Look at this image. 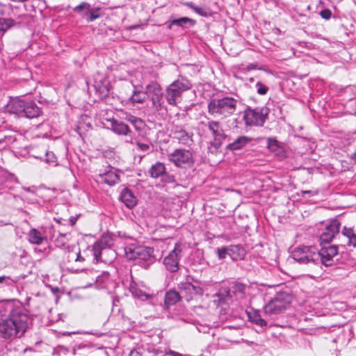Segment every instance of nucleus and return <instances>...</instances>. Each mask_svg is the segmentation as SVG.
Returning a JSON list of instances; mask_svg holds the SVG:
<instances>
[{
    "mask_svg": "<svg viewBox=\"0 0 356 356\" xmlns=\"http://www.w3.org/2000/svg\"><path fill=\"white\" fill-rule=\"evenodd\" d=\"M28 320L22 310L13 312L11 316L0 322V335L4 339L21 337L28 327Z\"/></svg>",
    "mask_w": 356,
    "mask_h": 356,
    "instance_id": "f257e3e1",
    "label": "nucleus"
},
{
    "mask_svg": "<svg viewBox=\"0 0 356 356\" xmlns=\"http://www.w3.org/2000/svg\"><path fill=\"white\" fill-rule=\"evenodd\" d=\"M108 250L103 248L102 244L95 243L92 248H88L81 251L78 248L74 251H70L67 255L68 262L74 264L77 269H83L86 261L92 260L93 263L105 261L102 258V254Z\"/></svg>",
    "mask_w": 356,
    "mask_h": 356,
    "instance_id": "f03ea898",
    "label": "nucleus"
},
{
    "mask_svg": "<svg viewBox=\"0 0 356 356\" xmlns=\"http://www.w3.org/2000/svg\"><path fill=\"white\" fill-rule=\"evenodd\" d=\"M238 104V99L229 96L213 99L208 104V112L215 118L224 119L234 114Z\"/></svg>",
    "mask_w": 356,
    "mask_h": 356,
    "instance_id": "7ed1b4c3",
    "label": "nucleus"
},
{
    "mask_svg": "<svg viewBox=\"0 0 356 356\" xmlns=\"http://www.w3.org/2000/svg\"><path fill=\"white\" fill-rule=\"evenodd\" d=\"M192 87L191 81L185 77L179 76L165 89V97L169 105L177 106L181 101L183 92Z\"/></svg>",
    "mask_w": 356,
    "mask_h": 356,
    "instance_id": "20e7f679",
    "label": "nucleus"
},
{
    "mask_svg": "<svg viewBox=\"0 0 356 356\" xmlns=\"http://www.w3.org/2000/svg\"><path fill=\"white\" fill-rule=\"evenodd\" d=\"M10 111L27 118H38L42 111L33 101L26 102L24 99H15L10 105Z\"/></svg>",
    "mask_w": 356,
    "mask_h": 356,
    "instance_id": "39448f33",
    "label": "nucleus"
},
{
    "mask_svg": "<svg viewBox=\"0 0 356 356\" xmlns=\"http://www.w3.org/2000/svg\"><path fill=\"white\" fill-rule=\"evenodd\" d=\"M124 254L129 260H142L152 264L155 261L154 249L131 243L124 247Z\"/></svg>",
    "mask_w": 356,
    "mask_h": 356,
    "instance_id": "423d86ee",
    "label": "nucleus"
},
{
    "mask_svg": "<svg viewBox=\"0 0 356 356\" xmlns=\"http://www.w3.org/2000/svg\"><path fill=\"white\" fill-rule=\"evenodd\" d=\"M291 297L287 293H280L269 301L264 307V312L267 316L278 315L286 309L291 302Z\"/></svg>",
    "mask_w": 356,
    "mask_h": 356,
    "instance_id": "0eeeda50",
    "label": "nucleus"
},
{
    "mask_svg": "<svg viewBox=\"0 0 356 356\" xmlns=\"http://www.w3.org/2000/svg\"><path fill=\"white\" fill-rule=\"evenodd\" d=\"M291 258L302 264L314 263L319 260L318 250L313 246H302L296 248L291 253Z\"/></svg>",
    "mask_w": 356,
    "mask_h": 356,
    "instance_id": "6e6552de",
    "label": "nucleus"
},
{
    "mask_svg": "<svg viewBox=\"0 0 356 356\" xmlns=\"http://www.w3.org/2000/svg\"><path fill=\"white\" fill-rule=\"evenodd\" d=\"M268 115L265 107H248L243 112V120L246 126H263Z\"/></svg>",
    "mask_w": 356,
    "mask_h": 356,
    "instance_id": "1a4fd4ad",
    "label": "nucleus"
},
{
    "mask_svg": "<svg viewBox=\"0 0 356 356\" xmlns=\"http://www.w3.org/2000/svg\"><path fill=\"white\" fill-rule=\"evenodd\" d=\"M145 90L147 99L152 103V108L156 111H161L163 104V92L161 85L152 81L145 86Z\"/></svg>",
    "mask_w": 356,
    "mask_h": 356,
    "instance_id": "9d476101",
    "label": "nucleus"
},
{
    "mask_svg": "<svg viewBox=\"0 0 356 356\" xmlns=\"http://www.w3.org/2000/svg\"><path fill=\"white\" fill-rule=\"evenodd\" d=\"M169 161L178 168L189 167L193 163V154L190 150L176 149L167 153Z\"/></svg>",
    "mask_w": 356,
    "mask_h": 356,
    "instance_id": "9b49d317",
    "label": "nucleus"
},
{
    "mask_svg": "<svg viewBox=\"0 0 356 356\" xmlns=\"http://www.w3.org/2000/svg\"><path fill=\"white\" fill-rule=\"evenodd\" d=\"M183 250L184 245L176 243L174 249L164 258L163 264L168 271L175 273L179 269V260L182 257Z\"/></svg>",
    "mask_w": 356,
    "mask_h": 356,
    "instance_id": "f8f14e48",
    "label": "nucleus"
},
{
    "mask_svg": "<svg viewBox=\"0 0 356 356\" xmlns=\"http://www.w3.org/2000/svg\"><path fill=\"white\" fill-rule=\"evenodd\" d=\"M207 127L211 132L213 140L211 143V147L217 150L222 144L223 140L226 138V134L222 128L220 122L215 120H209Z\"/></svg>",
    "mask_w": 356,
    "mask_h": 356,
    "instance_id": "ddd939ff",
    "label": "nucleus"
},
{
    "mask_svg": "<svg viewBox=\"0 0 356 356\" xmlns=\"http://www.w3.org/2000/svg\"><path fill=\"white\" fill-rule=\"evenodd\" d=\"M97 181L108 186H114L120 181L119 172L111 166H108L103 172L97 176Z\"/></svg>",
    "mask_w": 356,
    "mask_h": 356,
    "instance_id": "4468645a",
    "label": "nucleus"
},
{
    "mask_svg": "<svg viewBox=\"0 0 356 356\" xmlns=\"http://www.w3.org/2000/svg\"><path fill=\"white\" fill-rule=\"evenodd\" d=\"M337 253L338 247L333 245L323 246L322 248L318 251L319 260L322 264L325 266H330L334 264V257Z\"/></svg>",
    "mask_w": 356,
    "mask_h": 356,
    "instance_id": "2eb2a0df",
    "label": "nucleus"
},
{
    "mask_svg": "<svg viewBox=\"0 0 356 356\" xmlns=\"http://www.w3.org/2000/svg\"><path fill=\"white\" fill-rule=\"evenodd\" d=\"M172 137L177 139L179 143L191 146L193 143V133H189L184 129L181 127L174 126L171 130Z\"/></svg>",
    "mask_w": 356,
    "mask_h": 356,
    "instance_id": "dca6fc26",
    "label": "nucleus"
},
{
    "mask_svg": "<svg viewBox=\"0 0 356 356\" xmlns=\"http://www.w3.org/2000/svg\"><path fill=\"white\" fill-rule=\"evenodd\" d=\"M340 222L337 220H331L326 225L325 230L321 235V241L322 243H329L332 241L334 236L339 234Z\"/></svg>",
    "mask_w": 356,
    "mask_h": 356,
    "instance_id": "f3484780",
    "label": "nucleus"
},
{
    "mask_svg": "<svg viewBox=\"0 0 356 356\" xmlns=\"http://www.w3.org/2000/svg\"><path fill=\"white\" fill-rule=\"evenodd\" d=\"M178 288L181 292L187 296V300L193 298L194 295H201L203 293L202 289L199 286H195L189 282H182L179 284Z\"/></svg>",
    "mask_w": 356,
    "mask_h": 356,
    "instance_id": "a211bd4d",
    "label": "nucleus"
},
{
    "mask_svg": "<svg viewBox=\"0 0 356 356\" xmlns=\"http://www.w3.org/2000/svg\"><path fill=\"white\" fill-rule=\"evenodd\" d=\"M228 256L233 261L243 260L245 255L246 251L241 245H231L228 246Z\"/></svg>",
    "mask_w": 356,
    "mask_h": 356,
    "instance_id": "6ab92c4d",
    "label": "nucleus"
},
{
    "mask_svg": "<svg viewBox=\"0 0 356 356\" xmlns=\"http://www.w3.org/2000/svg\"><path fill=\"white\" fill-rule=\"evenodd\" d=\"M120 199L129 209H131L135 207L137 202L136 197L127 188H125L122 191Z\"/></svg>",
    "mask_w": 356,
    "mask_h": 356,
    "instance_id": "aec40b11",
    "label": "nucleus"
},
{
    "mask_svg": "<svg viewBox=\"0 0 356 356\" xmlns=\"http://www.w3.org/2000/svg\"><path fill=\"white\" fill-rule=\"evenodd\" d=\"M147 99L146 92L142 91L138 86H134V90L127 102L131 104H143Z\"/></svg>",
    "mask_w": 356,
    "mask_h": 356,
    "instance_id": "412c9836",
    "label": "nucleus"
},
{
    "mask_svg": "<svg viewBox=\"0 0 356 356\" xmlns=\"http://www.w3.org/2000/svg\"><path fill=\"white\" fill-rule=\"evenodd\" d=\"M27 238L29 242L33 245H41L47 240V237L35 228H32L29 230L27 234Z\"/></svg>",
    "mask_w": 356,
    "mask_h": 356,
    "instance_id": "4be33fe9",
    "label": "nucleus"
},
{
    "mask_svg": "<svg viewBox=\"0 0 356 356\" xmlns=\"http://www.w3.org/2000/svg\"><path fill=\"white\" fill-rule=\"evenodd\" d=\"M110 122L111 130L116 134L127 136L131 131L129 127L122 122L111 120Z\"/></svg>",
    "mask_w": 356,
    "mask_h": 356,
    "instance_id": "5701e85b",
    "label": "nucleus"
},
{
    "mask_svg": "<svg viewBox=\"0 0 356 356\" xmlns=\"http://www.w3.org/2000/svg\"><path fill=\"white\" fill-rule=\"evenodd\" d=\"M249 320L254 324L259 326L262 330H265L268 326V323L264 320L258 311L248 312Z\"/></svg>",
    "mask_w": 356,
    "mask_h": 356,
    "instance_id": "b1692460",
    "label": "nucleus"
},
{
    "mask_svg": "<svg viewBox=\"0 0 356 356\" xmlns=\"http://www.w3.org/2000/svg\"><path fill=\"white\" fill-rule=\"evenodd\" d=\"M22 310L21 309H14L13 302L10 300H3L0 302V318L6 316L7 314L11 316L13 312Z\"/></svg>",
    "mask_w": 356,
    "mask_h": 356,
    "instance_id": "393cba45",
    "label": "nucleus"
},
{
    "mask_svg": "<svg viewBox=\"0 0 356 356\" xmlns=\"http://www.w3.org/2000/svg\"><path fill=\"white\" fill-rule=\"evenodd\" d=\"M250 141L251 139L247 136H240L233 143H229L227 149L232 151L240 150Z\"/></svg>",
    "mask_w": 356,
    "mask_h": 356,
    "instance_id": "a878e982",
    "label": "nucleus"
},
{
    "mask_svg": "<svg viewBox=\"0 0 356 356\" xmlns=\"http://www.w3.org/2000/svg\"><path fill=\"white\" fill-rule=\"evenodd\" d=\"M181 299V296L176 291H169L165 293L164 303L167 308L175 305Z\"/></svg>",
    "mask_w": 356,
    "mask_h": 356,
    "instance_id": "bb28decb",
    "label": "nucleus"
},
{
    "mask_svg": "<svg viewBox=\"0 0 356 356\" xmlns=\"http://www.w3.org/2000/svg\"><path fill=\"white\" fill-rule=\"evenodd\" d=\"M149 172L152 177L158 178L165 172V166L161 162H156L150 168Z\"/></svg>",
    "mask_w": 356,
    "mask_h": 356,
    "instance_id": "cd10ccee",
    "label": "nucleus"
},
{
    "mask_svg": "<svg viewBox=\"0 0 356 356\" xmlns=\"http://www.w3.org/2000/svg\"><path fill=\"white\" fill-rule=\"evenodd\" d=\"M341 233L344 236H346L348 239V245L356 247V234L355 233L354 229L353 228L347 227L345 226L343 227Z\"/></svg>",
    "mask_w": 356,
    "mask_h": 356,
    "instance_id": "c85d7f7f",
    "label": "nucleus"
},
{
    "mask_svg": "<svg viewBox=\"0 0 356 356\" xmlns=\"http://www.w3.org/2000/svg\"><path fill=\"white\" fill-rule=\"evenodd\" d=\"M246 286L242 283L235 282L232 286V293L239 300H242L245 296Z\"/></svg>",
    "mask_w": 356,
    "mask_h": 356,
    "instance_id": "c756f323",
    "label": "nucleus"
},
{
    "mask_svg": "<svg viewBox=\"0 0 356 356\" xmlns=\"http://www.w3.org/2000/svg\"><path fill=\"white\" fill-rule=\"evenodd\" d=\"M188 23H189L191 26H193L195 24V20L186 17L175 19L170 22L169 28L171 29L172 26H177L185 28L186 27V24Z\"/></svg>",
    "mask_w": 356,
    "mask_h": 356,
    "instance_id": "7c9ffc66",
    "label": "nucleus"
},
{
    "mask_svg": "<svg viewBox=\"0 0 356 356\" xmlns=\"http://www.w3.org/2000/svg\"><path fill=\"white\" fill-rule=\"evenodd\" d=\"M228 298H229V291H221L219 293H217L213 296V302L217 306H221L222 307H223V305L226 303Z\"/></svg>",
    "mask_w": 356,
    "mask_h": 356,
    "instance_id": "2f4dec72",
    "label": "nucleus"
},
{
    "mask_svg": "<svg viewBox=\"0 0 356 356\" xmlns=\"http://www.w3.org/2000/svg\"><path fill=\"white\" fill-rule=\"evenodd\" d=\"M14 20L8 18L0 17V38L6 31L14 25Z\"/></svg>",
    "mask_w": 356,
    "mask_h": 356,
    "instance_id": "473e14b6",
    "label": "nucleus"
},
{
    "mask_svg": "<svg viewBox=\"0 0 356 356\" xmlns=\"http://www.w3.org/2000/svg\"><path fill=\"white\" fill-rule=\"evenodd\" d=\"M15 141V138L13 136H0V149H5Z\"/></svg>",
    "mask_w": 356,
    "mask_h": 356,
    "instance_id": "72a5a7b5",
    "label": "nucleus"
},
{
    "mask_svg": "<svg viewBox=\"0 0 356 356\" xmlns=\"http://www.w3.org/2000/svg\"><path fill=\"white\" fill-rule=\"evenodd\" d=\"M130 291L134 296L137 297L138 298L145 300L150 298V296L145 292H143L142 290L137 289L135 286H131L130 288Z\"/></svg>",
    "mask_w": 356,
    "mask_h": 356,
    "instance_id": "f704fd0d",
    "label": "nucleus"
},
{
    "mask_svg": "<svg viewBox=\"0 0 356 356\" xmlns=\"http://www.w3.org/2000/svg\"><path fill=\"white\" fill-rule=\"evenodd\" d=\"M268 149L276 154L280 152V147L278 144L277 140L275 138H268Z\"/></svg>",
    "mask_w": 356,
    "mask_h": 356,
    "instance_id": "c9c22d12",
    "label": "nucleus"
},
{
    "mask_svg": "<svg viewBox=\"0 0 356 356\" xmlns=\"http://www.w3.org/2000/svg\"><path fill=\"white\" fill-rule=\"evenodd\" d=\"M185 4L201 16H207L208 15V12L207 10L201 7L195 6L192 2H187Z\"/></svg>",
    "mask_w": 356,
    "mask_h": 356,
    "instance_id": "e433bc0d",
    "label": "nucleus"
},
{
    "mask_svg": "<svg viewBox=\"0 0 356 356\" xmlns=\"http://www.w3.org/2000/svg\"><path fill=\"white\" fill-rule=\"evenodd\" d=\"M136 150L147 153L150 151V145L148 143H143L140 141L136 142Z\"/></svg>",
    "mask_w": 356,
    "mask_h": 356,
    "instance_id": "4c0bfd02",
    "label": "nucleus"
},
{
    "mask_svg": "<svg viewBox=\"0 0 356 356\" xmlns=\"http://www.w3.org/2000/svg\"><path fill=\"white\" fill-rule=\"evenodd\" d=\"M228 246L218 248L216 250V253L219 259H224L228 255Z\"/></svg>",
    "mask_w": 356,
    "mask_h": 356,
    "instance_id": "58836bf2",
    "label": "nucleus"
},
{
    "mask_svg": "<svg viewBox=\"0 0 356 356\" xmlns=\"http://www.w3.org/2000/svg\"><path fill=\"white\" fill-rule=\"evenodd\" d=\"M99 8H92L88 10L89 11V16L87 18L88 22H92L95 19L99 17V15L97 13Z\"/></svg>",
    "mask_w": 356,
    "mask_h": 356,
    "instance_id": "ea45409f",
    "label": "nucleus"
},
{
    "mask_svg": "<svg viewBox=\"0 0 356 356\" xmlns=\"http://www.w3.org/2000/svg\"><path fill=\"white\" fill-rule=\"evenodd\" d=\"M15 282L16 281L8 276H0V284H4L5 286H13Z\"/></svg>",
    "mask_w": 356,
    "mask_h": 356,
    "instance_id": "a19ab883",
    "label": "nucleus"
},
{
    "mask_svg": "<svg viewBox=\"0 0 356 356\" xmlns=\"http://www.w3.org/2000/svg\"><path fill=\"white\" fill-rule=\"evenodd\" d=\"M40 159H42L49 163H54L56 161L55 155L51 152H46L44 158L40 157Z\"/></svg>",
    "mask_w": 356,
    "mask_h": 356,
    "instance_id": "79ce46f5",
    "label": "nucleus"
},
{
    "mask_svg": "<svg viewBox=\"0 0 356 356\" xmlns=\"http://www.w3.org/2000/svg\"><path fill=\"white\" fill-rule=\"evenodd\" d=\"M256 88L257 93L261 95H266L268 90V87L264 84L261 83V82L257 83Z\"/></svg>",
    "mask_w": 356,
    "mask_h": 356,
    "instance_id": "37998d69",
    "label": "nucleus"
},
{
    "mask_svg": "<svg viewBox=\"0 0 356 356\" xmlns=\"http://www.w3.org/2000/svg\"><path fill=\"white\" fill-rule=\"evenodd\" d=\"M95 87L99 90L102 96H106L108 95L109 89L107 85L102 83V86L97 83Z\"/></svg>",
    "mask_w": 356,
    "mask_h": 356,
    "instance_id": "c03bdc74",
    "label": "nucleus"
},
{
    "mask_svg": "<svg viewBox=\"0 0 356 356\" xmlns=\"http://www.w3.org/2000/svg\"><path fill=\"white\" fill-rule=\"evenodd\" d=\"M90 8V5L86 2H83L76 7L74 8V11L76 12H81L82 10H89Z\"/></svg>",
    "mask_w": 356,
    "mask_h": 356,
    "instance_id": "a18cd8bd",
    "label": "nucleus"
},
{
    "mask_svg": "<svg viewBox=\"0 0 356 356\" xmlns=\"http://www.w3.org/2000/svg\"><path fill=\"white\" fill-rule=\"evenodd\" d=\"M321 16L325 19H329L331 17V11L328 9H325L321 11L320 13Z\"/></svg>",
    "mask_w": 356,
    "mask_h": 356,
    "instance_id": "49530a36",
    "label": "nucleus"
},
{
    "mask_svg": "<svg viewBox=\"0 0 356 356\" xmlns=\"http://www.w3.org/2000/svg\"><path fill=\"white\" fill-rule=\"evenodd\" d=\"M125 119L130 122L132 124L134 122H140V118L136 117V116H134L132 115H128Z\"/></svg>",
    "mask_w": 356,
    "mask_h": 356,
    "instance_id": "de8ad7c7",
    "label": "nucleus"
},
{
    "mask_svg": "<svg viewBox=\"0 0 356 356\" xmlns=\"http://www.w3.org/2000/svg\"><path fill=\"white\" fill-rule=\"evenodd\" d=\"M133 125L137 129H140V127L143 125V121L141 119H140V122H136L133 123Z\"/></svg>",
    "mask_w": 356,
    "mask_h": 356,
    "instance_id": "09e8293b",
    "label": "nucleus"
},
{
    "mask_svg": "<svg viewBox=\"0 0 356 356\" xmlns=\"http://www.w3.org/2000/svg\"><path fill=\"white\" fill-rule=\"evenodd\" d=\"M7 7L0 4V15H3Z\"/></svg>",
    "mask_w": 356,
    "mask_h": 356,
    "instance_id": "8fccbe9b",
    "label": "nucleus"
},
{
    "mask_svg": "<svg viewBox=\"0 0 356 356\" xmlns=\"http://www.w3.org/2000/svg\"><path fill=\"white\" fill-rule=\"evenodd\" d=\"M301 193L302 195L308 194L309 195H314V194H316V193H314L312 191H302Z\"/></svg>",
    "mask_w": 356,
    "mask_h": 356,
    "instance_id": "3c124183",
    "label": "nucleus"
},
{
    "mask_svg": "<svg viewBox=\"0 0 356 356\" xmlns=\"http://www.w3.org/2000/svg\"><path fill=\"white\" fill-rule=\"evenodd\" d=\"M170 355L172 356H181L180 353L175 351H170Z\"/></svg>",
    "mask_w": 356,
    "mask_h": 356,
    "instance_id": "603ef678",
    "label": "nucleus"
},
{
    "mask_svg": "<svg viewBox=\"0 0 356 356\" xmlns=\"http://www.w3.org/2000/svg\"><path fill=\"white\" fill-rule=\"evenodd\" d=\"M129 356H138V353L137 351L132 350L131 351Z\"/></svg>",
    "mask_w": 356,
    "mask_h": 356,
    "instance_id": "864d4df0",
    "label": "nucleus"
}]
</instances>
